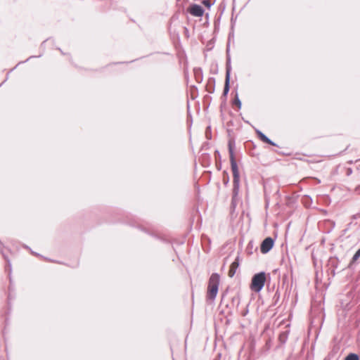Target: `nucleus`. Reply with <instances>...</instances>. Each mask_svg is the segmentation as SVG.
<instances>
[{"label": "nucleus", "instance_id": "obj_14", "mask_svg": "<svg viewBox=\"0 0 360 360\" xmlns=\"http://www.w3.org/2000/svg\"><path fill=\"white\" fill-rule=\"evenodd\" d=\"M233 104L236 105L239 109L241 108L242 103H241L240 100L239 99L238 94H236V98H234V100L233 101Z\"/></svg>", "mask_w": 360, "mask_h": 360}, {"label": "nucleus", "instance_id": "obj_15", "mask_svg": "<svg viewBox=\"0 0 360 360\" xmlns=\"http://www.w3.org/2000/svg\"><path fill=\"white\" fill-rule=\"evenodd\" d=\"M202 3L208 8H210L213 5V3H212L210 0H203Z\"/></svg>", "mask_w": 360, "mask_h": 360}, {"label": "nucleus", "instance_id": "obj_9", "mask_svg": "<svg viewBox=\"0 0 360 360\" xmlns=\"http://www.w3.org/2000/svg\"><path fill=\"white\" fill-rule=\"evenodd\" d=\"M289 333H290L289 330H286L280 333V335L278 336V340L281 344L283 345L286 342V341L288 338Z\"/></svg>", "mask_w": 360, "mask_h": 360}, {"label": "nucleus", "instance_id": "obj_2", "mask_svg": "<svg viewBox=\"0 0 360 360\" xmlns=\"http://www.w3.org/2000/svg\"><path fill=\"white\" fill-rule=\"evenodd\" d=\"M220 283V276L217 273H213L208 281L207 299L209 300H214L219 290Z\"/></svg>", "mask_w": 360, "mask_h": 360}, {"label": "nucleus", "instance_id": "obj_13", "mask_svg": "<svg viewBox=\"0 0 360 360\" xmlns=\"http://www.w3.org/2000/svg\"><path fill=\"white\" fill-rule=\"evenodd\" d=\"M345 360H359V356L356 354L350 353L345 358Z\"/></svg>", "mask_w": 360, "mask_h": 360}, {"label": "nucleus", "instance_id": "obj_3", "mask_svg": "<svg viewBox=\"0 0 360 360\" xmlns=\"http://www.w3.org/2000/svg\"><path fill=\"white\" fill-rule=\"evenodd\" d=\"M266 282V274L261 271L252 276L250 288L255 292H259L264 286Z\"/></svg>", "mask_w": 360, "mask_h": 360}, {"label": "nucleus", "instance_id": "obj_1", "mask_svg": "<svg viewBox=\"0 0 360 360\" xmlns=\"http://www.w3.org/2000/svg\"><path fill=\"white\" fill-rule=\"evenodd\" d=\"M235 146V142L230 140L228 143L229 153L230 158V162L231 170L233 172V198L238 195L240 188V175L237 162L235 159L233 148Z\"/></svg>", "mask_w": 360, "mask_h": 360}, {"label": "nucleus", "instance_id": "obj_5", "mask_svg": "<svg viewBox=\"0 0 360 360\" xmlns=\"http://www.w3.org/2000/svg\"><path fill=\"white\" fill-rule=\"evenodd\" d=\"M188 11L193 16L201 17L204 14V9L200 5L193 4L188 8Z\"/></svg>", "mask_w": 360, "mask_h": 360}, {"label": "nucleus", "instance_id": "obj_20", "mask_svg": "<svg viewBox=\"0 0 360 360\" xmlns=\"http://www.w3.org/2000/svg\"><path fill=\"white\" fill-rule=\"evenodd\" d=\"M215 153L219 154L218 150H216Z\"/></svg>", "mask_w": 360, "mask_h": 360}, {"label": "nucleus", "instance_id": "obj_18", "mask_svg": "<svg viewBox=\"0 0 360 360\" xmlns=\"http://www.w3.org/2000/svg\"><path fill=\"white\" fill-rule=\"evenodd\" d=\"M248 312V310H246L245 311H244L243 313V316H245L247 314V313Z\"/></svg>", "mask_w": 360, "mask_h": 360}, {"label": "nucleus", "instance_id": "obj_11", "mask_svg": "<svg viewBox=\"0 0 360 360\" xmlns=\"http://www.w3.org/2000/svg\"><path fill=\"white\" fill-rule=\"evenodd\" d=\"M231 58L229 55L227 56L226 64V76H231Z\"/></svg>", "mask_w": 360, "mask_h": 360}, {"label": "nucleus", "instance_id": "obj_17", "mask_svg": "<svg viewBox=\"0 0 360 360\" xmlns=\"http://www.w3.org/2000/svg\"><path fill=\"white\" fill-rule=\"evenodd\" d=\"M34 57H35V56H30V57H29V58L25 60V62H26V61H27V60H29L30 58H34ZM25 63V61H23V62H20L18 64H20V63Z\"/></svg>", "mask_w": 360, "mask_h": 360}, {"label": "nucleus", "instance_id": "obj_12", "mask_svg": "<svg viewBox=\"0 0 360 360\" xmlns=\"http://www.w3.org/2000/svg\"><path fill=\"white\" fill-rule=\"evenodd\" d=\"M0 251L4 257V259L7 262V266L6 267V270H8L9 271H11V264L10 259H8V256L4 253V250L1 248H0Z\"/></svg>", "mask_w": 360, "mask_h": 360}, {"label": "nucleus", "instance_id": "obj_4", "mask_svg": "<svg viewBox=\"0 0 360 360\" xmlns=\"http://www.w3.org/2000/svg\"><path fill=\"white\" fill-rule=\"evenodd\" d=\"M274 240L271 237L266 238L262 243L260 246V251L263 254L269 252L273 248Z\"/></svg>", "mask_w": 360, "mask_h": 360}, {"label": "nucleus", "instance_id": "obj_7", "mask_svg": "<svg viewBox=\"0 0 360 360\" xmlns=\"http://www.w3.org/2000/svg\"><path fill=\"white\" fill-rule=\"evenodd\" d=\"M239 266L238 258H237L231 264L229 271V276L232 278Z\"/></svg>", "mask_w": 360, "mask_h": 360}, {"label": "nucleus", "instance_id": "obj_16", "mask_svg": "<svg viewBox=\"0 0 360 360\" xmlns=\"http://www.w3.org/2000/svg\"><path fill=\"white\" fill-rule=\"evenodd\" d=\"M360 257V248L355 252L352 257V262L356 261Z\"/></svg>", "mask_w": 360, "mask_h": 360}, {"label": "nucleus", "instance_id": "obj_6", "mask_svg": "<svg viewBox=\"0 0 360 360\" xmlns=\"http://www.w3.org/2000/svg\"><path fill=\"white\" fill-rule=\"evenodd\" d=\"M255 132L258 136V138L264 143H268L269 145L276 146V143L272 141L270 139H269L263 132H262L259 129H255Z\"/></svg>", "mask_w": 360, "mask_h": 360}, {"label": "nucleus", "instance_id": "obj_10", "mask_svg": "<svg viewBox=\"0 0 360 360\" xmlns=\"http://www.w3.org/2000/svg\"><path fill=\"white\" fill-rule=\"evenodd\" d=\"M214 85H215V79L214 77H210L208 80V86L207 87V91L210 94H212L214 91Z\"/></svg>", "mask_w": 360, "mask_h": 360}, {"label": "nucleus", "instance_id": "obj_19", "mask_svg": "<svg viewBox=\"0 0 360 360\" xmlns=\"http://www.w3.org/2000/svg\"><path fill=\"white\" fill-rule=\"evenodd\" d=\"M304 198L305 200H311V198L309 196H305Z\"/></svg>", "mask_w": 360, "mask_h": 360}, {"label": "nucleus", "instance_id": "obj_8", "mask_svg": "<svg viewBox=\"0 0 360 360\" xmlns=\"http://www.w3.org/2000/svg\"><path fill=\"white\" fill-rule=\"evenodd\" d=\"M230 78L231 76H226L225 77V84L224 87V91L222 94V96L226 97V96L229 94V89H230Z\"/></svg>", "mask_w": 360, "mask_h": 360}]
</instances>
